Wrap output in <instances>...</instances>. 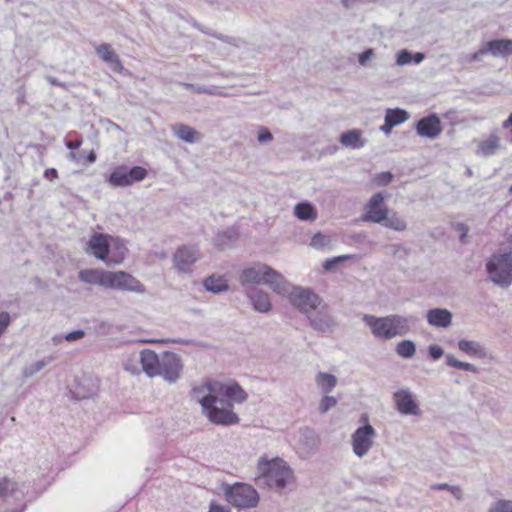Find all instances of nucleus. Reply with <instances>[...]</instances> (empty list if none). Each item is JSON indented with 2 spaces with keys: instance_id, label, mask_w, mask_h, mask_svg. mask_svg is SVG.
Wrapping results in <instances>:
<instances>
[{
  "instance_id": "nucleus-49",
  "label": "nucleus",
  "mask_w": 512,
  "mask_h": 512,
  "mask_svg": "<svg viewBox=\"0 0 512 512\" xmlns=\"http://www.w3.org/2000/svg\"><path fill=\"white\" fill-rule=\"evenodd\" d=\"M428 354L432 360L436 361L444 355V349L437 344H433L428 347Z\"/></svg>"
},
{
  "instance_id": "nucleus-6",
  "label": "nucleus",
  "mask_w": 512,
  "mask_h": 512,
  "mask_svg": "<svg viewBox=\"0 0 512 512\" xmlns=\"http://www.w3.org/2000/svg\"><path fill=\"white\" fill-rule=\"evenodd\" d=\"M217 384L218 381L207 380L202 385L194 387L192 389V398L201 405L202 412L208 420L218 425Z\"/></svg>"
},
{
  "instance_id": "nucleus-41",
  "label": "nucleus",
  "mask_w": 512,
  "mask_h": 512,
  "mask_svg": "<svg viewBox=\"0 0 512 512\" xmlns=\"http://www.w3.org/2000/svg\"><path fill=\"white\" fill-rule=\"evenodd\" d=\"M488 512H512V500L499 499L491 504Z\"/></svg>"
},
{
  "instance_id": "nucleus-52",
  "label": "nucleus",
  "mask_w": 512,
  "mask_h": 512,
  "mask_svg": "<svg viewBox=\"0 0 512 512\" xmlns=\"http://www.w3.org/2000/svg\"><path fill=\"white\" fill-rule=\"evenodd\" d=\"M374 56V50L372 48L365 49L358 56V62L361 66H365L367 62Z\"/></svg>"
},
{
  "instance_id": "nucleus-63",
  "label": "nucleus",
  "mask_w": 512,
  "mask_h": 512,
  "mask_svg": "<svg viewBox=\"0 0 512 512\" xmlns=\"http://www.w3.org/2000/svg\"><path fill=\"white\" fill-rule=\"evenodd\" d=\"M83 157V151L79 153H75V151H70L68 158L72 161H80V159Z\"/></svg>"
},
{
  "instance_id": "nucleus-28",
  "label": "nucleus",
  "mask_w": 512,
  "mask_h": 512,
  "mask_svg": "<svg viewBox=\"0 0 512 512\" xmlns=\"http://www.w3.org/2000/svg\"><path fill=\"white\" fill-rule=\"evenodd\" d=\"M340 143L352 149L362 148L366 144V140L362 138V133L359 129H352L343 132L339 137Z\"/></svg>"
},
{
  "instance_id": "nucleus-35",
  "label": "nucleus",
  "mask_w": 512,
  "mask_h": 512,
  "mask_svg": "<svg viewBox=\"0 0 512 512\" xmlns=\"http://www.w3.org/2000/svg\"><path fill=\"white\" fill-rule=\"evenodd\" d=\"M381 225L395 231H405L407 229L406 220L395 211H387L385 221L381 222Z\"/></svg>"
},
{
  "instance_id": "nucleus-15",
  "label": "nucleus",
  "mask_w": 512,
  "mask_h": 512,
  "mask_svg": "<svg viewBox=\"0 0 512 512\" xmlns=\"http://www.w3.org/2000/svg\"><path fill=\"white\" fill-rule=\"evenodd\" d=\"M110 236L104 233H94L86 243L85 252L96 259L105 261L110 253Z\"/></svg>"
},
{
  "instance_id": "nucleus-53",
  "label": "nucleus",
  "mask_w": 512,
  "mask_h": 512,
  "mask_svg": "<svg viewBox=\"0 0 512 512\" xmlns=\"http://www.w3.org/2000/svg\"><path fill=\"white\" fill-rule=\"evenodd\" d=\"M65 146L70 151H75L82 145V137L78 136L75 140L65 139Z\"/></svg>"
},
{
  "instance_id": "nucleus-16",
  "label": "nucleus",
  "mask_w": 512,
  "mask_h": 512,
  "mask_svg": "<svg viewBox=\"0 0 512 512\" xmlns=\"http://www.w3.org/2000/svg\"><path fill=\"white\" fill-rule=\"evenodd\" d=\"M415 130L421 137L435 139L442 132L441 120L436 113H430L415 123Z\"/></svg>"
},
{
  "instance_id": "nucleus-56",
  "label": "nucleus",
  "mask_w": 512,
  "mask_h": 512,
  "mask_svg": "<svg viewBox=\"0 0 512 512\" xmlns=\"http://www.w3.org/2000/svg\"><path fill=\"white\" fill-rule=\"evenodd\" d=\"M366 0H341V4L345 9H353L358 4L365 2Z\"/></svg>"
},
{
  "instance_id": "nucleus-1",
  "label": "nucleus",
  "mask_w": 512,
  "mask_h": 512,
  "mask_svg": "<svg viewBox=\"0 0 512 512\" xmlns=\"http://www.w3.org/2000/svg\"><path fill=\"white\" fill-rule=\"evenodd\" d=\"M258 475L256 483L277 492H282L294 478L293 470L281 458L265 459L261 457L257 463Z\"/></svg>"
},
{
  "instance_id": "nucleus-11",
  "label": "nucleus",
  "mask_w": 512,
  "mask_h": 512,
  "mask_svg": "<svg viewBox=\"0 0 512 512\" xmlns=\"http://www.w3.org/2000/svg\"><path fill=\"white\" fill-rule=\"evenodd\" d=\"M183 363L181 357L171 351H165L160 354L159 373L170 384L176 383L181 376Z\"/></svg>"
},
{
  "instance_id": "nucleus-46",
  "label": "nucleus",
  "mask_w": 512,
  "mask_h": 512,
  "mask_svg": "<svg viewBox=\"0 0 512 512\" xmlns=\"http://www.w3.org/2000/svg\"><path fill=\"white\" fill-rule=\"evenodd\" d=\"M330 242V239L328 236L322 234V233H316L312 238H311V242H310V245L313 247V248H316V249H320V248H323L325 246H327Z\"/></svg>"
},
{
  "instance_id": "nucleus-18",
  "label": "nucleus",
  "mask_w": 512,
  "mask_h": 512,
  "mask_svg": "<svg viewBox=\"0 0 512 512\" xmlns=\"http://www.w3.org/2000/svg\"><path fill=\"white\" fill-rule=\"evenodd\" d=\"M24 488V484H19L8 477L0 476V500L6 502L12 498L15 501H21L25 496Z\"/></svg>"
},
{
  "instance_id": "nucleus-10",
  "label": "nucleus",
  "mask_w": 512,
  "mask_h": 512,
  "mask_svg": "<svg viewBox=\"0 0 512 512\" xmlns=\"http://www.w3.org/2000/svg\"><path fill=\"white\" fill-rule=\"evenodd\" d=\"M361 422L363 425L358 427L352 434L353 452L358 457H363L368 453L373 445V438L376 435V431L369 423L366 415L361 416Z\"/></svg>"
},
{
  "instance_id": "nucleus-38",
  "label": "nucleus",
  "mask_w": 512,
  "mask_h": 512,
  "mask_svg": "<svg viewBox=\"0 0 512 512\" xmlns=\"http://www.w3.org/2000/svg\"><path fill=\"white\" fill-rule=\"evenodd\" d=\"M398 356L404 359H411L416 354V344L409 339L400 341L395 348Z\"/></svg>"
},
{
  "instance_id": "nucleus-21",
  "label": "nucleus",
  "mask_w": 512,
  "mask_h": 512,
  "mask_svg": "<svg viewBox=\"0 0 512 512\" xmlns=\"http://www.w3.org/2000/svg\"><path fill=\"white\" fill-rule=\"evenodd\" d=\"M96 54L110 67L113 72L121 73L124 69L119 56L107 43L96 47Z\"/></svg>"
},
{
  "instance_id": "nucleus-51",
  "label": "nucleus",
  "mask_w": 512,
  "mask_h": 512,
  "mask_svg": "<svg viewBox=\"0 0 512 512\" xmlns=\"http://www.w3.org/2000/svg\"><path fill=\"white\" fill-rule=\"evenodd\" d=\"M92 394L93 393H91V392L82 391L80 387L75 391L69 390V395L74 400L88 399L92 396Z\"/></svg>"
},
{
  "instance_id": "nucleus-13",
  "label": "nucleus",
  "mask_w": 512,
  "mask_h": 512,
  "mask_svg": "<svg viewBox=\"0 0 512 512\" xmlns=\"http://www.w3.org/2000/svg\"><path fill=\"white\" fill-rule=\"evenodd\" d=\"M108 288L136 293H144L145 286L125 271H109Z\"/></svg>"
},
{
  "instance_id": "nucleus-48",
  "label": "nucleus",
  "mask_w": 512,
  "mask_h": 512,
  "mask_svg": "<svg viewBox=\"0 0 512 512\" xmlns=\"http://www.w3.org/2000/svg\"><path fill=\"white\" fill-rule=\"evenodd\" d=\"M151 343H173V344H181V345H192L195 343L194 340L191 339H183V338H167V339H153L149 340Z\"/></svg>"
},
{
  "instance_id": "nucleus-43",
  "label": "nucleus",
  "mask_w": 512,
  "mask_h": 512,
  "mask_svg": "<svg viewBox=\"0 0 512 512\" xmlns=\"http://www.w3.org/2000/svg\"><path fill=\"white\" fill-rule=\"evenodd\" d=\"M488 50H486V44L480 48L478 51L471 53V54H465L462 56V62L463 63H472V62H479L482 60V57L486 54H488Z\"/></svg>"
},
{
  "instance_id": "nucleus-9",
  "label": "nucleus",
  "mask_w": 512,
  "mask_h": 512,
  "mask_svg": "<svg viewBox=\"0 0 512 512\" xmlns=\"http://www.w3.org/2000/svg\"><path fill=\"white\" fill-rule=\"evenodd\" d=\"M147 174L148 171L142 166L121 165L108 175L106 182L112 187H125L144 180Z\"/></svg>"
},
{
  "instance_id": "nucleus-4",
  "label": "nucleus",
  "mask_w": 512,
  "mask_h": 512,
  "mask_svg": "<svg viewBox=\"0 0 512 512\" xmlns=\"http://www.w3.org/2000/svg\"><path fill=\"white\" fill-rule=\"evenodd\" d=\"M239 282L242 286L266 284L280 295H286L289 291V282L285 277L271 266L260 262L245 268L239 275Z\"/></svg>"
},
{
  "instance_id": "nucleus-42",
  "label": "nucleus",
  "mask_w": 512,
  "mask_h": 512,
  "mask_svg": "<svg viewBox=\"0 0 512 512\" xmlns=\"http://www.w3.org/2000/svg\"><path fill=\"white\" fill-rule=\"evenodd\" d=\"M186 87L192 89L194 92L198 94L221 95V92L216 86L206 87L202 85L186 84Z\"/></svg>"
},
{
  "instance_id": "nucleus-57",
  "label": "nucleus",
  "mask_w": 512,
  "mask_h": 512,
  "mask_svg": "<svg viewBox=\"0 0 512 512\" xmlns=\"http://www.w3.org/2000/svg\"><path fill=\"white\" fill-rule=\"evenodd\" d=\"M208 512H230V509L212 502Z\"/></svg>"
},
{
  "instance_id": "nucleus-27",
  "label": "nucleus",
  "mask_w": 512,
  "mask_h": 512,
  "mask_svg": "<svg viewBox=\"0 0 512 512\" xmlns=\"http://www.w3.org/2000/svg\"><path fill=\"white\" fill-rule=\"evenodd\" d=\"M486 50L493 56L506 57L512 54V39H494L486 42Z\"/></svg>"
},
{
  "instance_id": "nucleus-39",
  "label": "nucleus",
  "mask_w": 512,
  "mask_h": 512,
  "mask_svg": "<svg viewBox=\"0 0 512 512\" xmlns=\"http://www.w3.org/2000/svg\"><path fill=\"white\" fill-rule=\"evenodd\" d=\"M446 365L449 367H454L460 370L470 371L473 373L478 372V368L475 365L468 362L460 361L456 359L452 354L446 355Z\"/></svg>"
},
{
  "instance_id": "nucleus-54",
  "label": "nucleus",
  "mask_w": 512,
  "mask_h": 512,
  "mask_svg": "<svg viewBox=\"0 0 512 512\" xmlns=\"http://www.w3.org/2000/svg\"><path fill=\"white\" fill-rule=\"evenodd\" d=\"M85 336V331L82 329L74 330L65 335V340L68 342H73L79 339H82Z\"/></svg>"
},
{
  "instance_id": "nucleus-61",
  "label": "nucleus",
  "mask_w": 512,
  "mask_h": 512,
  "mask_svg": "<svg viewBox=\"0 0 512 512\" xmlns=\"http://www.w3.org/2000/svg\"><path fill=\"white\" fill-rule=\"evenodd\" d=\"M82 158H85V160H86L88 163L92 164V163H94V162L96 161V159H97V155H96V153H95V151H94V150H91V151H89V152L87 153V155H85V156L83 155V157H82Z\"/></svg>"
},
{
  "instance_id": "nucleus-26",
  "label": "nucleus",
  "mask_w": 512,
  "mask_h": 512,
  "mask_svg": "<svg viewBox=\"0 0 512 512\" xmlns=\"http://www.w3.org/2000/svg\"><path fill=\"white\" fill-rule=\"evenodd\" d=\"M173 134L185 143H195L201 140V134L194 128L184 123H177L172 126Z\"/></svg>"
},
{
  "instance_id": "nucleus-50",
  "label": "nucleus",
  "mask_w": 512,
  "mask_h": 512,
  "mask_svg": "<svg viewBox=\"0 0 512 512\" xmlns=\"http://www.w3.org/2000/svg\"><path fill=\"white\" fill-rule=\"evenodd\" d=\"M257 139L260 143H267L273 139V136L268 128L261 127L258 131Z\"/></svg>"
},
{
  "instance_id": "nucleus-8",
  "label": "nucleus",
  "mask_w": 512,
  "mask_h": 512,
  "mask_svg": "<svg viewBox=\"0 0 512 512\" xmlns=\"http://www.w3.org/2000/svg\"><path fill=\"white\" fill-rule=\"evenodd\" d=\"M290 303L306 316L315 311L322 304V299L311 289L303 287H291L289 284Z\"/></svg>"
},
{
  "instance_id": "nucleus-36",
  "label": "nucleus",
  "mask_w": 512,
  "mask_h": 512,
  "mask_svg": "<svg viewBox=\"0 0 512 512\" xmlns=\"http://www.w3.org/2000/svg\"><path fill=\"white\" fill-rule=\"evenodd\" d=\"M238 238V233L234 228H228L223 232H219L214 238V244L220 249L230 247Z\"/></svg>"
},
{
  "instance_id": "nucleus-37",
  "label": "nucleus",
  "mask_w": 512,
  "mask_h": 512,
  "mask_svg": "<svg viewBox=\"0 0 512 512\" xmlns=\"http://www.w3.org/2000/svg\"><path fill=\"white\" fill-rule=\"evenodd\" d=\"M385 118L394 127L409 119V113L401 108H389L385 112Z\"/></svg>"
},
{
  "instance_id": "nucleus-17",
  "label": "nucleus",
  "mask_w": 512,
  "mask_h": 512,
  "mask_svg": "<svg viewBox=\"0 0 512 512\" xmlns=\"http://www.w3.org/2000/svg\"><path fill=\"white\" fill-rule=\"evenodd\" d=\"M396 409L402 415H420L421 410L411 391L400 389L394 393Z\"/></svg>"
},
{
  "instance_id": "nucleus-32",
  "label": "nucleus",
  "mask_w": 512,
  "mask_h": 512,
  "mask_svg": "<svg viewBox=\"0 0 512 512\" xmlns=\"http://www.w3.org/2000/svg\"><path fill=\"white\" fill-rule=\"evenodd\" d=\"M294 215L301 221H313L317 217V211L313 204L303 201L295 205Z\"/></svg>"
},
{
  "instance_id": "nucleus-40",
  "label": "nucleus",
  "mask_w": 512,
  "mask_h": 512,
  "mask_svg": "<svg viewBox=\"0 0 512 512\" xmlns=\"http://www.w3.org/2000/svg\"><path fill=\"white\" fill-rule=\"evenodd\" d=\"M338 403V399L328 394H323L318 406V410L321 414H326L329 410L334 408Z\"/></svg>"
},
{
  "instance_id": "nucleus-45",
  "label": "nucleus",
  "mask_w": 512,
  "mask_h": 512,
  "mask_svg": "<svg viewBox=\"0 0 512 512\" xmlns=\"http://www.w3.org/2000/svg\"><path fill=\"white\" fill-rule=\"evenodd\" d=\"M350 259V256L349 255H340V256H336V257H332V258H328L324 261L323 263V268L326 270V271H331L333 270L337 265H339L340 263L346 261Z\"/></svg>"
},
{
  "instance_id": "nucleus-20",
  "label": "nucleus",
  "mask_w": 512,
  "mask_h": 512,
  "mask_svg": "<svg viewBox=\"0 0 512 512\" xmlns=\"http://www.w3.org/2000/svg\"><path fill=\"white\" fill-rule=\"evenodd\" d=\"M246 295L257 312L268 313L271 310L272 304L267 292L255 286H249L246 288Z\"/></svg>"
},
{
  "instance_id": "nucleus-7",
  "label": "nucleus",
  "mask_w": 512,
  "mask_h": 512,
  "mask_svg": "<svg viewBox=\"0 0 512 512\" xmlns=\"http://www.w3.org/2000/svg\"><path fill=\"white\" fill-rule=\"evenodd\" d=\"M222 490L228 503L237 508H254L259 503V494L256 489L246 483H224Z\"/></svg>"
},
{
  "instance_id": "nucleus-62",
  "label": "nucleus",
  "mask_w": 512,
  "mask_h": 512,
  "mask_svg": "<svg viewBox=\"0 0 512 512\" xmlns=\"http://www.w3.org/2000/svg\"><path fill=\"white\" fill-rule=\"evenodd\" d=\"M453 485H449L447 483H438V484H434L431 486V489L432 490H448L450 491V488L452 487Z\"/></svg>"
},
{
  "instance_id": "nucleus-22",
  "label": "nucleus",
  "mask_w": 512,
  "mask_h": 512,
  "mask_svg": "<svg viewBox=\"0 0 512 512\" xmlns=\"http://www.w3.org/2000/svg\"><path fill=\"white\" fill-rule=\"evenodd\" d=\"M452 317V313L446 308H432L426 313L428 324L437 328L449 327L452 324Z\"/></svg>"
},
{
  "instance_id": "nucleus-14",
  "label": "nucleus",
  "mask_w": 512,
  "mask_h": 512,
  "mask_svg": "<svg viewBox=\"0 0 512 512\" xmlns=\"http://www.w3.org/2000/svg\"><path fill=\"white\" fill-rule=\"evenodd\" d=\"M387 195L382 192L375 193L365 206L364 221L381 224L385 221L387 207L384 205V200Z\"/></svg>"
},
{
  "instance_id": "nucleus-47",
  "label": "nucleus",
  "mask_w": 512,
  "mask_h": 512,
  "mask_svg": "<svg viewBox=\"0 0 512 512\" xmlns=\"http://www.w3.org/2000/svg\"><path fill=\"white\" fill-rule=\"evenodd\" d=\"M393 178H394V175L391 172H389V171L381 172V173H378L375 175L374 183L380 187L387 186L388 184H390L392 182Z\"/></svg>"
},
{
  "instance_id": "nucleus-5",
  "label": "nucleus",
  "mask_w": 512,
  "mask_h": 512,
  "mask_svg": "<svg viewBox=\"0 0 512 512\" xmlns=\"http://www.w3.org/2000/svg\"><path fill=\"white\" fill-rule=\"evenodd\" d=\"M485 268L491 282L502 288L509 287L512 284V248L492 254Z\"/></svg>"
},
{
  "instance_id": "nucleus-12",
  "label": "nucleus",
  "mask_w": 512,
  "mask_h": 512,
  "mask_svg": "<svg viewBox=\"0 0 512 512\" xmlns=\"http://www.w3.org/2000/svg\"><path fill=\"white\" fill-rule=\"evenodd\" d=\"M309 325L315 331L322 334H330L337 328L336 318L329 311L328 305L322 303L317 310L307 315Z\"/></svg>"
},
{
  "instance_id": "nucleus-58",
  "label": "nucleus",
  "mask_w": 512,
  "mask_h": 512,
  "mask_svg": "<svg viewBox=\"0 0 512 512\" xmlns=\"http://www.w3.org/2000/svg\"><path fill=\"white\" fill-rule=\"evenodd\" d=\"M44 177L47 179V180H54L56 178H58V172L55 168H48L44 171Z\"/></svg>"
},
{
  "instance_id": "nucleus-64",
  "label": "nucleus",
  "mask_w": 512,
  "mask_h": 512,
  "mask_svg": "<svg viewBox=\"0 0 512 512\" xmlns=\"http://www.w3.org/2000/svg\"><path fill=\"white\" fill-rule=\"evenodd\" d=\"M46 79L52 85L62 86V84L58 81V79L53 76H47Z\"/></svg>"
},
{
  "instance_id": "nucleus-24",
  "label": "nucleus",
  "mask_w": 512,
  "mask_h": 512,
  "mask_svg": "<svg viewBox=\"0 0 512 512\" xmlns=\"http://www.w3.org/2000/svg\"><path fill=\"white\" fill-rule=\"evenodd\" d=\"M501 147L500 137L498 136L497 131H494L487 139L479 142L475 153L487 158L495 155Z\"/></svg>"
},
{
  "instance_id": "nucleus-60",
  "label": "nucleus",
  "mask_w": 512,
  "mask_h": 512,
  "mask_svg": "<svg viewBox=\"0 0 512 512\" xmlns=\"http://www.w3.org/2000/svg\"><path fill=\"white\" fill-rule=\"evenodd\" d=\"M393 128L394 126L384 117V124L380 126V130L384 132L386 135H388L391 133Z\"/></svg>"
},
{
  "instance_id": "nucleus-31",
  "label": "nucleus",
  "mask_w": 512,
  "mask_h": 512,
  "mask_svg": "<svg viewBox=\"0 0 512 512\" xmlns=\"http://www.w3.org/2000/svg\"><path fill=\"white\" fill-rule=\"evenodd\" d=\"M425 59V54L422 52H411L407 49H401L396 53V64L405 66L409 64H420Z\"/></svg>"
},
{
  "instance_id": "nucleus-33",
  "label": "nucleus",
  "mask_w": 512,
  "mask_h": 512,
  "mask_svg": "<svg viewBox=\"0 0 512 512\" xmlns=\"http://www.w3.org/2000/svg\"><path fill=\"white\" fill-rule=\"evenodd\" d=\"M190 25L201 31L202 33H204L205 35L207 36H210V37H214L224 43H228V44H231V45H237L236 41L237 39L236 38H233V37H230V36H227V35H223L221 33H218L217 31H214L212 30L211 28L209 27H206L202 24H200L196 19L192 18L190 21H189Z\"/></svg>"
},
{
  "instance_id": "nucleus-25",
  "label": "nucleus",
  "mask_w": 512,
  "mask_h": 512,
  "mask_svg": "<svg viewBox=\"0 0 512 512\" xmlns=\"http://www.w3.org/2000/svg\"><path fill=\"white\" fill-rule=\"evenodd\" d=\"M140 362L143 371L149 377L156 376L159 373L160 355L156 354L153 350H143L140 354Z\"/></svg>"
},
{
  "instance_id": "nucleus-59",
  "label": "nucleus",
  "mask_w": 512,
  "mask_h": 512,
  "mask_svg": "<svg viewBox=\"0 0 512 512\" xmlns=\"http://www.w3.org/2000/svg\"><path fill=\"white\" fill-rule=\"evenodd\" d=\"M450 492L453 494V496L458 499V500H461L463 498V491L461 489L460 486H457V485H453L451 488H450Z\"/></svg>"
},
{
  "instance_id": "nucleus-29",
  "label": "nucleus",
  "mask_w": 512,
  "mask_h": 512,
  "mask_svg": "<svg viewBox=\"0 0 512 512\" xmlns=\"http://www.w3.org/2000/svg\"><path fill=\"white\" fill-rule=\"evenodd\" d=\"M315 383L323 394H329L338 384L335 375L328 372H319L315 376Z\"/></svg>"
},
{
  "instance_id": "nucleus-23",
  "label": "nucleus",
  "mask_w": 512,
  "mask_h": 512,
  "mask_svg": "<svg viewBox=\"0 0 512 512\" xmlns=\"http://www.w3.org/2000/svg\"><path fill=\"white\" fill-rule=\"evenodd\" d=\"M81 282L88 284H98L108 288L109 271L99 269H84L78 273Z\"/></svg>"
},
{
  "instance_id": "nucleus-30",
  "label": "nucleus",
  "mask_w": 512,
  "mask_h": 512,
  "mask_svg": "<svg viewBox=\"0 0 512 512\" xmlns=\"http://www.w3.org/2000/svg\"><path fill=\"white\" fill-rule=\"evenodd\" d=\"M458 348L469 356H476L478 358L486 357V349L477 341L461 339L458 341Z\"/></svg>"
},
{
  "instance_id": "nucleus-34",
  "label": "nucleus",
  "mask_w": 512,
  "mask_h": 512,
  "mask_svg": "<svg viewBox=\"0 0 512 512\" xmlns=\"http://www.w3.org/2000/svg\"><path fill=\"white\" fill-rule=\"evenodd\" d=\"M203 285L207 291L214 294L227 291L229 288L227 280L224 277L215 275L207 277L204 280Z\"/></svg>"
},
{
  "instance_id": "nucleus-3",
  "label": "nucleus",
  "mask_w": 512,
  "mask_h": 512,
  "mask_svg": "<svg viewBox=\"0 0 512 512\" xmlns=\"http://www.w3.org/2000/svg\"><path fill=\"white\" fill-rule=\"evenodd\" d=\"M216 388V395H218V425L230 426L238 424L240 419L233 412L234 403L245 402L248 394L237 382L229 384L218 382Z\"/></svg>"
},
{
  "instance_id": "nucleus-19",
  "label": "nucleus",
  "mask_w": 512,
  "mask_h": 512,
  "mask_svg": "<svg viewBox=\"0 0 512 512\" xmlns=\"http://www.w3.org/2000/svg\"><path fill=\"white\" fill-rule=\"evenodd\" d=\"M198 259V249L192 246L179 247L173 257L176 268L181 272L190 271L191 266Z\"/></svg>"
},
{
  "instance_id": "nucleus-2",
  "label": "nucleus",
  "mask_w": 512,
  "mask_h": 512,
  "mask_svg": "<svg viewBox=\"0 0 512 512\" xmlns=\"http://www.w3.org/2000/svg\"><path fill=\"white\" fill-rule=\"evenodd\" d=\"M362 320L376 338L390 340L396 336L406 335L416 318L399 314H391L385 317L365 314Z\"/></svg>"
},
{
  "instance_id": "nucleus-44",
  "label": "nucleus",
  "mask_w": 512,
  "mask_h": 512,
  "mask_svg": "<svg viewBox=\"0 0 512 512\" xmlns=\"http://www.w3.org/2000/svg\"><path fill=\"white\" fill-rule=\"evenodd\" d=\"M46 366V362L44 360H39L29 366L23 368L22 374L23 377L29 378L32 377L37 372L41 371Z\"/></svg>"
},
{
  "instance_id": "nucleus-55",
  "label": "nucleus",
  "mask_w": 512,
  "mask_h": 512,
  "mask_svg": "<svg viewBox=\"0 0 512 512\" xmlns=\"http://www.w3.org/2000/svg\"><path fill=\"white\" fill-rule=\"evenodd\" d=\"M456 231L460 233V241L461 243H466V237L469 231V228L464 223H457L455 226Z\"/></svg>"
}]
</instances>
